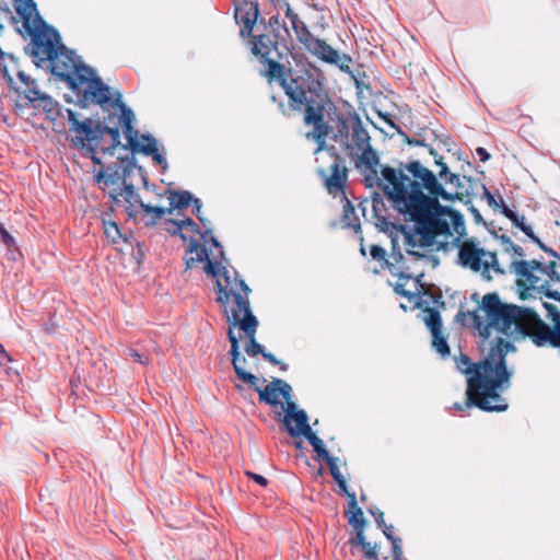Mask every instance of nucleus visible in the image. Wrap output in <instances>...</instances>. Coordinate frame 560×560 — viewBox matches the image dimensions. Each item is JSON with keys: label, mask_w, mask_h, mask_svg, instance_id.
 <instances>
[{"label": "nucleus", "mask_w": 560, "mask_h": 560, "mask_svg": "<svg viewBox=\"0 0 560 560\" xmlns=\"http://www.w3.org/2000/svg\"><path fill=\"white\" fill-rule=\"evenodd\" d=\"M553 329L528 308L504 304L497 293L482 296L478 306L467 313L481 341V360L471 363L468 357L456 359L458 371L467 376V400L454 404L457 411L472 406L488 412L505 411L509 407L501 393L510 387L512 371L508 369L505 355L515 351L513 340L527 331L538 347L560 348V312L557 306L544 303Z\"/></svg>", "instance_id": "f257e3e1"}, {"label": "nucleus", "mask_w": 560, "mask_h": 560, "mask_svg": "<svg viewBox=\"0 0 560 560\" xmlns=\"http://www.w3.org/2000/svg\"><path fill=\"white\" fill-rule=\"evenodd\" d=\"M378 186L394 208L406 220L415 222V229L405 233L404 245L409 255L423 258L433 246L440 249L453 244L458 248L457 262L463 268L486 280L505 273L494 252L486 249L476 240H463L464 217L458 211L442 207L435 198L425 196L422 186L401 170L383 167Z\"/></svg>", "instance_id": "f03ea898"}, {"label": "nucleus", "mask_w": 560, "mask_h": 560, "mask_svg": "<svg viewBox=\"0 0 560 560\" xmlns=\"http://www.w3.org/2000/svg\"><path fill=\"white\" fill-rule=\"evenodd\" d=\"M36 55L49 62L51 72L67 82L84 104L94 103L103 109L117 106L127 140L125 147L132 152L151 155L164 170L167 167L158 141L151 135H140L133 128L135 114L122 103L121 94L104 84L91 68L83 65L80 57L67 49L56 30H47V35L36 40Z\"/></svg>", "instance_id": "7ed1b4c3"}, {"label": "nucleus", "mask_w": 560, "mask_h": 560, "mask_svg": "<svg viewBox=\"0 0 560 560\" xmlns=\"http://www.w3.org/2000/svg\"><path fill=\"white\" fill-rule=\"evenodd\" d=\"M250 293L249 287L238 284L237 289H231L218 295L215 301L220 304L222 313L229 323L228 337L231 342V357L235 373L245 383L255 386L257 377L244 369L245 359L240 357V341L247 339L248 343L245 351L248 354H261L265 359L273 364L278 360L273 354L265 352L262 347L256 341V330L258 326L257 318L252 313L248 296Z\"/></svg>", "instance_id": "20e7f679"}, {"label": "nucleus", "mask_w": 560, "mask_h": 560, "mask_svg": "<svg viewBox=\"0 0 560 560\" xmlns=\"http://www.w3.org/2000/svg\"><path fill=\"white\" fill-rule=\"evenodd\" d=\"M172 224L175 226L173 233H178L185 242H189L185 254L186 269H197L213 278L217 296L228 291L229 287L237 289L238 284H245L235 269L226 264L223 248L210 230L201 233L191 219L174 221Z\"/></svg>", "instance_id": "39448f33"}, {"label": "nucleus", "mask_w": 560, "mask_h": 560, "mask_svg": "<svg viewBox=\"0 0 560 560\" xmlns=\"http://www.w3.org/2000/svg\"><path fill=\"white\" fill-rule=\"evenodd\" d=\"M129 172L128 166L117 170L108 167L98 171L95 178L102 185V189L116 205L122 206L130 218L141 220L148 225L154 224L166 213V210L162 207H151L140 199L133 185L127 182Z\"/></svg>", "instance_id": "423d86ee"}, {"label": "nucleus", "mask_w": 560, "mask_h": 560, "mask_svg": "<svg viewBox=\"0 0 560 560\" xmlns=\"http://www.w3.org/2000/svg\"><path fill=\"white\" fill-rule=\"evenodd\" d=\"M546 264L537 260H513L511 270L515 276L516 291L525 300L536 293L560 301V292L551 290L560 283V256Z\"/></svg>", "instance_id": "0eeeda50"}, {"label": "nucleus", "mask_w": 560, "mask_h": 560, "mask_svg": "<svg viewBox=\"0 0 560 560\" xmlns=\"http://www.w3.org/2000/svg\"><path fill=\"white\" fill-rule=\"evenodd\" d=\"M70 131L72 133L71 143L85 150L95 164H103L97 152L103 154H112L120 143V132L118 128H108L100 120L86 118L79 120L73 110L67 109Z\"/></svg>", "instance_id": "6e6552de"}, {"label": "nucleus", "mask_w": 560, "mask_h": 560, "mask_svg": "<svg viewBox=\"0 0 560 560\" xmlns=\"http://www.w3.org/2000/svg\"><path fill=\"white\" fill-rule=\"evenodd\" d=\"M8 61L9 63L5 58L0 61V73L7 79L9 85L19 95H24L34 107L43 109L48 119L55 120L61 112L59 104L38 89L36 82L20 69L13 56H9Z\"/></svg>", "instance_id": "1a4fd4ad"}, {"label": "nucleus", "mask_w": 560, "mask_h": 560, "mask_svg": "<svg viewBox=\"0 0 560 560\" xmlns=\"http://www.w3.org/2000/svg\"><path fill=\"white\" fill-rule=\"evenodd\" d=\"M282 86L290 100V107L294 110L305 108L304 122L313 126L314 130L307 132V139H313L317 143L316 153L324 150L325 141L329 132V126L324 121V105L322 100L308 98L296 80L282 81Z\"/></svg>", "instance_id": "9d476101"}, {"label": "nucleus", "mask_w": 560, "mask_h": 560, "mask_svg": "<svg viewBox=\"0 0 560 560\" xmlns=\"http://www.w3.org/2000/svg\"><path fill=\"white\" fill-rule=\"evenodd\" d=\"M388 268L394 276H397V282L395 284V291L399 295L406 298L410 307L424 310L429 307L430 302L432 301L434 304L438 303L433 300L432 295L428 294L423 290V284L421 283L422 273L418 276H411L409 273H405L398 271L396 267L389 265L387 261Z\"/></svg>", "instance_id": "9b49d317"}, {"label": "nucleus", "mask_w": 560, "mask_h": 560, "mask_svg": "<svg viewBox=\"0 0 560 560\" xmlns=\"http://www.w3.org/2000/svg\"><path fill=\"white\" fill-rule=\"evenodd\" d=\"M14 8L28 34L37 37V40L47 35V30L50 28L45 25L39 16L34 0H14Z\"/></svg>", "instance_id": "f8f14e48"}, {"label": "nucleus", "mask_w": 560, "mask_h": 560, "mask_svg": "<svg viewBox=\"0 0 560 560\" xmlns=\"http://www.w3.org/2000/svg\"><path fill=\"white\" fill-rule=\"evenodd\" d=\"M422 320L432 334V345L435 351L442 357L450 355V348L442 330L440 312L435 307H427L421 315Z\"/></svg>", "instance_id": "ddd939ff"}, {"label": "nucleus", "mask_w": 560, "mask_h": 560, "mask_svg": "<svg viewBox=\"0 0 560 560\" xmlns=\"http://www.w3.org/2000/svg\"><path fill=\"white\" fill-rule=\"evenodd\" d=\"M276 49L273 42L267 35H260L253 40L252 51L255 56L259 57L262 62H267L269 68L267 75L272 78H280L283 74V67L271 60L270 55Z\"/></svg>", "instance_id": "4468645a"}, {"label": "nucleus", "mask_w": 560, "mask_h": 560, "mask_svg": "<svg viewBox=\"0 0 560 560\" xmlns=\"http://www.w3.org/2000/svg\"><path fill=\"white\" fill-rule=\"evenodd\" d=\"M282 421L292 438L305 436L312 430L306 412L298 409L293 401L285 407Z\"/></svg>", "instance_id": "2eb2a0df"}, {"label": "nucleus", "mask_w": 560, "mask_h": 560, "mask_svg": "<svg viewBox=\"0 0 560 560\" xmlns=\"http://www.w3.org/2000/svg\"><path fill=\"white\" fill-rule=\"evenodd\" d=\"M259 394V398L261 401L271 405H283L285 404V407L292 402L291 399V386L280 380H273L270 384H268L264 389H257Z\"/></svg>", "instance_id": "dca6fc26"}, {"label": "nucleus", "mask_w": 560, "mask_h": 560, "mask_svg": "<svg viewBox=\"0 0 560 560\" xmlns=\"http://www.w3.org/2000/svg\"><path fill=\"white\" fill-rule=\"evenodd\" d=\"M408 170L422 180L423 186L434 197H442L447 199V192L443 189L442 185L438 182L435 175L423 167L419 162H413L408 166Z\"/></svg>", "instance_id": "f3484780"}, {"label": "nucleus", "mask_w": 560, "mask_h": 560, "mask_svg": "<svg viewBox=\"0 0 560 560\" xmlns=\"http://www.w3.org/2000/svg\"><path fill=\"white\" fill-rule=\"evenodd\" d=\"M170 209H165L166 212H171L174 209H180L187 207L190 202H194L196 206V214L198 219L203 222V218L201 215V205L198 199H194L192 195L189 191L182 192H170Z\"/></svg>", "instance_id": "a211bd4d"}, {"label": "nucleus", "mask_w": 560, "mask_h": 560, "mask_svg": "<svg viewBox=\"0 0 560 560\" xmlns=\"http://www.w3.org/2000/svg\"><path fill=\"white\" fill-rule=\"evenodd\" d=\"M438 164L441 166L439 176L441 179H444L446 183L454 186V191L447 192V196H450L446 200L451 199H462V197L465 195V191L463 189L462 180L458 175L452 174L448 172V168L445 163L438 162Z\"/></svg>", "instance_id": "6ab92c4d"}, {"label": "nucleus", "mask_w": 560, "mask_h": 560, "mask_svg": "<svg viewBox=\"0 0 560 560\" xmlns=\"http://www.w3.org/2000/svg\"><path fill=\"white\" fill-rule=\"evenodd\" d=\"M307 48L327 62L337 65L340 61L338 51L327 45L324 40L313 38L311 47Z\"/></svg>", "instance_id": "aec40b11"}, {"label": "nucleus", "mask_w": 560, "mask_h": 560, "mask_svg": "<svg viewBox=\"0 0 560 560\" xmlns=\"http://www.w3.org/2000/svg\"><path fill=\"white\" fill-rule=\"evenodd\" d=\"M502 213L512 221V223L518 228L527 237H529L535 243L540 244L539 238L534 234L532 226L526 222V218L524 215H520L509 209L506 206L502 207Z\"/></svg>", "instance_id": "412c9836"}, {"label": "nucleus", "mask_w": 560, "mask_h": 560, "mask_svg": "<svg viewBox=\"0 0 560 560\" xmlns=\"http://www.w3.org/2000/svg\"><path fill=\"white\" fill-rule=\"evenodd\" d=\"M330 175L326 178V187L331 195H336L342 190L346 180V171L340 167L338 162H335L331 167Z\"/></svg>", "instance_id": "4be33fe9"}, {"label": "nucleus", "mask_w": 560, "mask_h": 560, "mask_svg": "<svg viewBox=\"0 0 560 560\" xmlns=\"http://www.w3.org/2000/svg\"><path fill=\"white\" fill-rule=\"evenodd\" d=\"M345 494L349 499V510L346 512V514L348 516L349 524L354 529L364 527V525H365L364 515H363L361 508H359V505L357 503L355 493L348 492Z\"/></svg>", "instance_id": "5701e85b"}, {"label": "nucleus", "mask_w": 560, "mask_h": 560, "mask_svg": "<svg viewBox=\"0 0 560 560\" xmlns=\"http://www.w3.org/2000/svg\"><path fill=\"white\" fill-rule=\"evenodd\" d=\"M378 155L377 153L368 144V147L362 151L359 158V167H364L366 171H371L376 173V166L378 165Z\"/></svg>", "instance_id": "b1692460"}, {"label": "nucleus", "mask_w": 560, "mask_h": 560, "mask_svg": "<svg viewBox=\"0 0 560 560\" xmlns=\"http://www.w3.org/2000/svg\"><path fill=\"white\" fill-rule=\"evenodd\" d=\"M329 466V470L331 472V476L334 477L335 481L338 483L339 488L343 493H348L347 488V480L341 474L339 466H338V458L329 456L325 459Z\"/></svg>", "instance_id": "393cba45"}, {"label": "nucleus", "mask_w": 560, "mask_h": 560, "mask_svg": "<svg viewBox=\"0 0 560 560\" xmlns=\"http://www.w3.org/2000/svg\"><path fill=\"white\" fill-rule=\"evenodd\" d=\"M291 25H292L299 40L301 43H303L306 47H311L314 37L311 34V32L307 30L304 22H302L300 19L296 21L293 19V23H291Z\"/></svg>", "instance_id": "a878e982"}, {"label": "nucleus", "mask_w": 560, "mask_h": 560, "mask_svg": "<svg viewBox=\"0 0 560 560\" xmlns=\"http://www.w3.org/2000/svg\"><path fill=\"white\" fill-rule=\"evenodd\" d=\"M250 9L252 11L248 12L246 14V16H242L241 15V20L243 21L244 23V26L242 27L241 30V35L242 36H248L252 31H253V27H254V24L256 22V19L258 16V9H257V4L252 2L250 3Z\"/></svg>", "instance_id": "bb28decb"}, {"label": "nucleus", "mask_w": 560, "mask_h": 560, "mask_svg": "<svg viewBox=\"0 0 560 560\" xmlns=\"http://www.w3.org/2000/svg\"><path fill=\"white\" fill-rule=\"evenodd\" d=\"M304 438L313 446L319 458L326 459L330 456L324 442L312 430Z\"/></svg>", "instance_id": "cd10ccee"}, {"label": "nucleus", "mask_w": 560, "mask_h": 560, "mask_svg": "<svg viewBox=\"0 0 560 560\" xmlns=\"http://www.w3.org/2000/svg\"><path fill=\"white\" fill-rule=\"evenodd\" d=\"M383 533L392 541L394 560H401V557H402V550H401V545H400L401 541L399 538L393 536L394 527L392 525L385 526Z\"/></svg>", "instance_id": "c85d7f7f"}, {"label": "nucleus", "mask_w": 560, "mask_h": 560, "mask_svg": "<svg viewBox=\"0 0 560 560\" xmlns=\"http://www.w3.org/2000/svg\"><path fill=\"white\" fill-rule=\"evenodd\" d=\"M104 234L112 243H116L121 237L118 225L112 221L104 222Z\"/></svg>", "instance_id": "c756f323"}, {"label": "nucleus", "mask_w": 560, "mask_h": 560, "mask_svg": "<svg viewBox=\"0 0 560 560\" xmlns=\"http://www.w3.org/2000/svg\"><path fill=\"white\" fill-rule=\"evenodd\" d=\"M354 215V208L350 205L349 201L343 207V222L347 226L353 228L355 231L360 229V224H357L352 221V217Z\"/></svg>", "instance_id": "7c9ffc66"}, {"label": "nucleus", "mask_w": 560, "mask_h": 560, "mask_svg": "<svg viewBox=\"0 0 560 560\" xmlns=\"http://www.w3.org/2000/svg\"><path fill=\"white\" fill-rule=\"evenodd\" d=\"M370 255L372 256L373 259L382 261L385 259L386 253L385 249L382 248L381 246L372 245L370 249Z\"/></svg>", "instance_id": "2f4dec72"}, {"label": "nucleus", "mask_w": 560, "mask_h": 560, "mask_svg": "<svg viewBox=\"0 0 560 560\" xmlns=\"http://www.w3.org/2000/svg\"><path fill=\"white\" fill-rule=\"evenodd\" d=\"M362 550L366 560H377L376 546H372L370 542H368L364 545Z\"/></svg>", "instance_id": "473e14b6"}, {"label": "nucleus", "mask_w": 560, "mask_h": 560, "mask_svg": "<svg viewBox=\"0 0 560 560\" xmlns=\"http://www.w3.org/2000/svg\"><path fill=\"white\" fill-rule=\"evenodd\" d=\"M0 237H1V241L9 247L13 246L15 243L14 237L1 225H0Z\"/></svg>", "instance_id": "72a5a7b5"}, {"label": "nucleus", "mask_w": 560, "mask_h": 560, "mask_svg": "<svg viewBox=\"0 0 560 560\" xmlns=\"http://www.w3.org/2000/svg\"><path fill=\"white\" fill-rule=\"evenodd\" d=\"M485 197L490 206L500 207L501 209L503 206H505L502 198H500V201L498 202L494 196L487 189H485Z\"/></svg>", "instance_id": "f704fd0d"}, {"label": "nucleus", "mask_w": 560, "mask_h": 560, "mask_svg": "<svg viewBox=\"0 0 560 560\" xmlns=\"http://www.w3.org/2000/svg\"><path fill=\"white\" fill-rule=\"evenodd\" d=\"M363 530H364V527L355 528L357 536H355V539L353 540V544L355 546H361L362 548L364 547V545L368 544V541H365V536H364Z\"/></svg>", "instance_id": "c9c22d12"}, {"label": "nucleus", "mask_w": 560, "mask_h": 560, "mask_svg": "<svg viewBox=\"0 0 560 560\" xmlns=\"http://www.w3.org/2000/svg\"><path fill=\"white\" fill-rule=\"evenodd\" d=\"M246 475L250 477L255 482H257L259 486L265 487L267 486V479L258 474L247 471Z\"/></svg>", "instance_id": "e433bc0d"}, {"label": "nucleus", "mask_w": 560, "mask_h": 560, "mask_svg": "<svg viewBox=\"0 0 560 560\" xmlns=\"http://www.w3.org/2000/svg\"><path fill=\"white\" fill-rule=\"evenodd\" d=\"M12 362V358L4 350L2 345L0 343V364H5Z\"/></svg>", "instance_id": "4c0bfd02"}, {"label": "nucleus", "mask_w": 560, "mask_h": 560, "mask_svg": "<svg viewBox=\"0 0 560 560\" xmlns=\"http://www.w3.org/2000/svg\"><path fill=\"white\" fill-rule=\"evenodd\" d=\"M476 151L482 162H487L490 159V154L485 148L479 147Z\"/></svg>", "instance_id": "58836bf2"}, {"label": "nucleus", "mask_w": 560, "mask_h": 560, "mask_svg": "<svg viewBox=\"0 0 560 560\" xmlns=\"http://www.w3.org/2000/svg\"><path fill=\"white\" fill-rule=\"evenodd\" d=\"M130 357L133 359V361L136 362H140L142 364L147 363V360H143L142 355L137 352V351H130Z\"/></svg>", "instance_id": "ea45409f"}, {"label": "nucleus", "mask_w": 560, "mask_h": 560, "mask_svg": "<svg viewBox=\"0 0 560 560\" xmlns=\"http://www.w3.org/2000/svg\"><path fill=\"white\" fill-rule=\"evenodd\" d=\"M285 15L290 19V22L293 23V19L296 21L299 16L293 12L290 5H287Z\"/></svg>", "instance_id": "a19ab883"}, {"label": "nucleus", "mask_w": 560, "mask_h": 560, "mask_svg": "<svg viewBox=\"0 0 560 560\" xmlns=\"http://www.w3.org/2000/svg\"><path fill=\"white\" fill-rule=\"evenodd\" d=\"M245 3L246 4V1L245 0H234V4L236 7V15L241 14V11H242V8L241 5Z\"/></svg>", "instance_id": "79ce46f5"}, {"label": "nucleus", "mask_w": 560, "mask_h": 560, "mask_svg": "<svg viewBox=\"0 0 560 560\" xmlns=\"http://www.w3.org/2000/svg\"><path fill=\"white\" fill-rule=\"evenodd\" d=\"M376 522L378 525H381L382 523H384V514L383 513H380V517L376 518Z\"/></svg>", "instance_id": "37998d69"}, {"label": "nucleus", "mask_w": 560, "mask_h": 560, "mask_svg": "<svg viewBox=\"0 0 560 560\" xmlns=\"http://www.w3.org/2000/svg\"><path fill=\"white\" fill-rule=\"evenodd\" d=\"M360 250H361V254H362L363 256H365V255H366V254H365V249H364L363 245H361V249H360Z\"/></svg>", "instance_id": "c03bdc74"}, {"label": "nucleus", "mask_w": 560, "mask_h": 560, "mask_svg": "<svg viewBox=\"0 0 560 560\" xmlns=\"http://www.w3.org/2000/svg\"><path fill=\"white\" fill-rule=\"evenodd\" d=\"M400 306H401V308H404V310H407V308L409 307V306H408V305H406V304H401Z\"/></svg>", "instance_id": "a18cd8bd"}]
</instances>
